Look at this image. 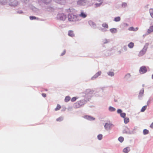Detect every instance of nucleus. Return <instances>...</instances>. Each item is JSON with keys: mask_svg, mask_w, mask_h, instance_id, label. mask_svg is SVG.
<instances>
[{"mask_svg": "<svg viewBox=\"0 0 153 153\" xmlns=\"http://www.w3.org/2000/svg\"><path fill=\"white\" fill-rule=\"evenodd\" d=\"M68 19L69 21L71 22H76L81 20L78 16L73 13L70 14L68 15Z\"/></svg>", "mask_w": 153, "mask_h": 153, "instance_id": "f257e3e1", "label": "nucleus"}, {"mask_svg": "<svg viewBox=\"0 0 153 153\" xmlns=\"http://www.w3.org/2000/svg\"><path fill=\"white\" fill-rule=\"evenodd\" d=\"M85 101L84 100H82L77 101L74 104V107L76 108H79L84 105L85 103Z\"/></svg>", "mask_w": 153, "mask_h": 153, "instance_id": "f03ea898", "label": "nucleus"}, {"mask_svg": "<svg viewBox=\"0 0 153 153\" xmlns=\"http://www.w3.org/2000/svg\"><path fill=\"white\" fill-rule=\"evenodd\" d=\"M58 18L61 20H65L66 19V16L63 13L59 14L57 16Z\"/></svg>", "mask_w": 153, "mask_h": 153, "instance_id": "7ed1b4c3", "label": "nucleus"}, {"mask_svg": "<svg viewBox=\"0 0 153 153\" xmlns=\"http://www.w3.org/2000/svg\"><path fill=\"white\" fill-rule=\"evenodd\" d=\"M87 16V14L85 12H84L83 10H82L81 11L80 13L79 14V16H78L79 17H80L84 19L86 18Z\"/></svg>", "mask_w": 153, "mask_h": 153, "instance_id": "20e7f679", "label": "nucleus"}, {"mask_svg": "<svg viewBox=\"0 0 153 153\" xmlns=\"http://www.w3.org/2000/svg\"><path fill=\"white\" fill-rule=\"evenodd\" d=\"M147 70L146 68L144 66H142L140 68V72L141 74L146 73Z\"/></svg>", "mask_w": 153, "mask_h": 153, "instance_id": "39448f33", "label": "nucleus"}, {"mask_svg": "<svg viewBox=\"0 0 153 153\" xmlns=\"http://www.w3.org/2000/svg\"><path fill=\"white\" fill-rule=\"evenodd\" d=\"M77 3L79 5H85V2L84 0H80L77 1Z\"/></svg>", "mask_w": 153, "mask_h": 153, "instance_id": "423d86ee", "label": "nucleus"}, {"mask_svg": "<svg viewBox=\"0 0 153 153\" xmlns=\"http://www.w3.org/2000/svg\"><path fill=\"white\" fill-rule=\"evenodd\" d=\"M101 74V72L100 71L98 72L95 74L92 77V79H95L97 78Z\"/></svg>", "mask_w": 153, "mask_h": 153, "instance_id": "0eeeda50", "label": "nucleus"}, {"mask_svg": "<svg viewBox=\"0 0 153 153\" xmlns=\"http://www.w3.org/2000/svg\"><path fill=\"white\" fill-rule=\"evenodd\" d=\"M84 118L85 119L89 120H95V118L93 117L88 115L85 116Z\"/></svg>", "mask_w": 153, "mask_h": 153, "instance_id": "6e6552de", "label": "nucleus"}, {"mask_svg": "<svg viewBox=\"0 0 153 153\" xmlns=\"http://www.w3.org/2000/svg\"><path fill=\"white\" fill-rule=\"evenodd\" d=\"M18 2L16 1H12L10 4V5L12 6H15L17 5Z\"/></svg>", "mask_w": 153, "mask_h": 153, "instance_id": "1a4fd4ad", "label": "nucleus"}, {"mask_svg": "<svg viewBox=\"0 0 153 153\" xmlns=\"http://www.w3.org/2000/svg\"><path fill=\"white\" fill-rule=\"evenodd\" d=\"M146 52V51L143 49L140 51L139 54V56H141L145 54Z\"/></svg>", "mask_w": 153, "mask_h": 153, "instance_id": "9d476101", "label": "nucleus"}, {"mask_svg": "<svg viewBox=\"0 0 153 153\" xmlns=\"http://www.w3.org/2000/svg\"><path fill=\"white\" fill-rule=\"evenodd\" d=\"M130 151V149L129 147H127L125 148L123 150V152L126 153Z\"/></svg>", "mask_w": 153, "mask_h": 153, "instance_id": "9b49d317", "label": "nucleus"}, {"mask_svg": "<svg viewBox=\"0 0 153 153\" xmlns=\"http://www.w3.org/2000/svg\"><path fill=\"white\" fill-rule=\"evenodd\" d=\"M68 35L69 36L73 37L74 36L73 31L72 30H69L68 32Z\"/></svg>", "mask_w": 153, "mask_h": 153, "instance_id": "f8f14e48", "label": "nucleus"}, {"mask_svg": "<svg viewBox=\"0 0 153 153\" xmlns=\"http://www.w3.org/2000/svg\"><path fill=\"white\" fill-rule=\"evenodd\" d=\"M111 124L110 123H106L105 125V128L106 129H109Z\"/></svg>", "mask_w": 153, "mask_h": 153, "instance_id": "ddd939ff", "label": "nucleus"}, {"mask_svg": "<svg viewBox=\"0 0 153 153\" xmlns=\"http://www.w3.org/2000/svg\"><path fill=\"white\" fill-rule=\"evenodd\" d=\"M138 29V27H136L135 28H134L133 27H129L128 28V30L130 31H136Z\"/></svg>", "mask_w": 153, "mask_h": 153, "instance_id": "4468645a", "label": "nucleus"}, {"mask_svg": "<svg viewBox=\"0 0 153 153\" xmlns=\"http://www.w3.org/2000/svg\"><path fill=\"white\" fill-rule=\"evenodd\" d=\"M153 31V26H150L148 30V32L149 33L152 32Z\"/></svg>", "mask_w": 153, "mask_h": 153, "instance_id": "2eb2a0df", "label": "nucleus"}, {"mask_svg": "<svg viewBox=\"0 0 153 153\" xmlns=\"http://www.w3.org/2000/svg\"><path fill=\"white\" fill-rule=\"evenodd\" d=\"M128 46L130 48H132L134 46V43L132 42H131L128 44Z\"/></svg>", "mask_w": 153, "mask_h": 153, "instance_id": "dca6fc26", "label": "nucleus"}, {"mask_svg": "<svg viewBox=\"0 0 153 153\" xmlns=\"http://www.w3.org/2000/svg\"><path fill=\"white\" fill-rule=\"evenodd\" d=\"M78 98V97H74L72 98L71 101L72 102H74L76 101V100Z\"/></svg>", "mask_w": 153, "mask_h": 153, "instance_id": "f3484780", "label": "nucleus"}, {"mask_svg": "<svg viewBox=\"0 0 153 153\" xmlns=\"http://www.w3.org/2000/svg\"><path fill=\"white\" fill-rule=\"evenodd\" d=\"M120 18L119 16L115 17L114 19V21L116 22H119L120 21Z\"/></svg>", "mask_w": 153, "mask_h": 153, "instance_id": "a211bd4d", "label": "nucleus"}, {"mask_svg": "<svg viewBox=\"0 0 153 153\" xmlns=\"http://www.w3.org/2000/svg\"><path fill=\"white\" fill-rule=\"evenodd\" d=\"M102 26L105 28H108V25L106 23H103L102 25Z\"/></svg>", "mask_w": 153, "mask_h": 153, "instance_id": "6ab92c4d", "label": "nucleus"}, {"mask_svg": "<svg viewBox=\"0 0 153 153\" xmlns=\"http://www.w3.org/2000/svg\"><path fill=\"white\" fill-rule=\"evenodd\" d=\"M124 122L126 124L128 123L129 121V119L128 118H124Z\"/></svg>", "mask_w": 153, "mask_h": 153, "instance_id": "aec40b11", "label": "nucleus"}, {"mask_svg": "<svg viewBox=\"0 0 153 153\" xmlns=\"http://www.w3.org/2000/svg\"><path fill=\"white\" fill-rule=\"evenodd\" d=\"M110 31L112 33H115L117 32V29L115 28H111L110 29Z\"/></svg>", "mask_w": 153, "mask_h": 153, "instance_id": "412c9836", "label": "nucleus"}, {"mask_svg": "<svg viewBox=\"0 0 153 153\" xmlns=\"http://www.w3.org/2000/svg\"><path fill=\"white\" fill-rule=\"evenodd\" d=\"M70 97L68 96L65 97V102H68L70 100Z\"/></svg>", "mask_w": 153, "mask_h": 153, "instance_id": "4be33fe9", "label": "nucleus"}, {"mask_svg": "<svg viewBox=\"0 0 153 153\" xmlns=\"http://www.w3.org/2000/svg\"><path fill=\"white\" fill-rule=\"evenodd\" d=\"M63 120V118L62 117H59L58 118L56 119V120L57 121L60 122L62 121Z\"/></svg>", "mask_w": 153, "mask_h": 153, "instance_id": "5701e85b", "label": "nucleus"}, {"mask_svg": "<svg viewBox=\"0 0 153 153\" xmlns=\"http://www.w3.org/2000/svg\"><path fill=\"white\" fill-rule=\"evenodd\" d=\"M149 133V131L146 129H144L143 131V133L144 135L148 134Z\"/></svg>", "mask_w": 153, "mask_h": 153, "instance_id": "b1692460", "label": "nucleus"}, {"mask_svg": "<svg viewBox=\"0 0 153 153\" xmlns=\"http://www.w3.org/2000/svg\"><path fill=\"white\" fill-rule=\"evenodd\" d=\"M61 108V106L60 105L58 104L57 105L56 107L55 108V111L58 110H59Z\"/></svg>", "mask_w": 153, "mask_h": 153, "instance_id": "393cba45", "label": "nucleus"}, {"mask_svg": "<svg viewBox=\"0 0 153 153\" xmlns=\"http://www.w3.org/2000/svg\"><path fill=\"white\" fill-rule=\"evenodd\" d=\"M118 140L120 142H122L124 140V138L122 137H120L119 138Z\"/></svg>", "mask_w": 153, "mask_h": 153, "instance_id": "a878e982", "label": "nucleus"}, {"mask_svg": "<svg viewBox=\"0 0 153 153\" xmlns=\"http://www.w3.org/2000/svg\"><path fill=\"white\" fill-rule=\"evenodd\" d=\"M146 108H147V106H146V105H145V106H143L142 108V109H141V112H143V111H144L146 109Z\"/></svg>", "mask_w": 153, "mask_h": 153, "instance_id": "bb28decb", "label": "nucleus"}, {"mask_svg": "<svg viewBox=\"0 0 153 153\" xmlns=\"http://www.w3.org/2000/svg\"><path fill=\"white\" fill-rule=\"evenodd\" d=\"M109 111H114L115 110V109L114 108L111 106L109 107Z\"/></svg>", "mask_w": 153, "mask_h": 153, "instance_id": "cd10ccee", "label": "nucleus"}, {"mask_svg": "<svg viewBox=\"0 0 153 153\" xmlns=\"http://www.w3.org/2000/svg\"><path fill=\"white\" fill-rule=\"evenodd\" d=\"M51 1V0H43V2L46 4L50 3Z\"/></svg>", "mask_w": 153, "mask_h": 153, "instance_id": "c85d7f7f", "label": "nucleus"}, {"mask_svg": "<svg viewBox=\"0 0 153 153\" xmlns=\"http://www.w3.org/2000/svg\"><path fill=\"white\" fill-rule=\"evenodd\" d=\"M98 139L99 140H101L102 138V134H99L97 136Z\"/></svg>", "mask_w": 153, "mask_h": 153, "instance_id": "c756f323", "label": "nucleus"}, {"mask_svg": "<svg viewBox=\"0 0 153 153\" xmlns=\"http://www.w3.org/2000/svg\"><path fill=\"white\" fill-rule=\"evenodd\" d=\"M108 74L109 76H113L114 75V73L113 72H110L109 73H108Z\"/></svg>", "mask_w": 153, "mask_h": 153, "instance_id": "7c9ffc66", "label": "nucleus"}, {"mask_svg": "<svg viewBox=\"0 0 153 153\" xmlns=\"http://www.w3.org/2000/svg\"><path fill=\"white\" fill-rule=\"evenodd\" d=\"M126 114L124 113H121V114H120V116H121L123 117V118H125V117H126Z\"/></svg>", "mask_w": 153, "mask_h": 153, "instance_id": "2f4dec72", "label": "nucleus"}, {"mask_svg": "<svg viewBox=\"0 0 153 153\" xmlns=\"http://www.w3.org/2000/svg\"><path fill=\"white\" fill-rule=\"evenodd\" d=\"M61 1H59L58 2L60 4H64L65 2V0H61Z\"/></svg>", "mask_w": 153, "mask_h": 153, "instance_id": "473e14b6", "label": "nucleus"}, {"mask_svg": "<svg viewBox=\"0 0 153 153\" xmlns=\"http://www.w3.org/2000/svg\"><path fill=\"white\" fill-rule=\"evenodd\" d=\"M30 20H32L34 19H36V18L33 16H30Z\"/></svg>", "mask_w": 153, "mask_h": 153, "instance_id": "72a5a7b5", "label": "nucleus"}, {"mask_svg": "<svg viewBox=\"0 0 153 153\" xmlns=\"http://www.w3.org/2000/svg\"><path fill=\"white\" fill-rule=\"evenodd\" d=\"M5 0H0V4H3L5 2Z\"/></svg>", "mask_w": 153, "mask_h": 153, "instance_id": "f704fd0d", "label": "nucleus"}, {"mask_svg": "<svg viewBox=\"0 0 153 153\" xmlns=\"http://www.w3.org/2000/svg\"><path fill=\"white\" fill-rule=\"evenodd\" d=\"M150 14L153 13V9H150L149 10Z\"/></svg>", "mask_w": 153, "mask_h": 153, "instance_id": "c9c22d12", "label": "nucleus"}, {"mask_svg": "<svg viewBox=\"0 0 153 153\" xmlns=\"http://www.w3.org/2000/svg\"><path fill=\"white\" fill-rule=\"evenodd\" d=\"M122 111L121 109H119L117 110V112L118 113H120V114L122 113Z\"/></svg>", "mask_w": 153, "mask_h": 153, "instance_id": "e433bc0d", "label": "nucleus"}, {"mask_svg": "<svg viewBox=\"0 0 153 153\" xmlns=\"http://www.w3.org/2000/svg\"><path fill=\"white\" fill-rule=\"evenodd\" d=\"M66 53L65 50H64L61 54V56H63Z\"/></svg>", "mask_w": 153, "mask_h": 153, "instance_id": "4c0bfd02", "label": "nucleus"}, {"mask_svg": "<svg viewBox=\"0 0 153 153\" xmlns=\"http://www.w3.org/2000/svg\"><path fill=\"white\" fill-rule=\"evenodd\" d=\"M42 95L44 97H45L46 96V94L45 93H42Z\"/></svg>", "mask_w": 153, "mask_h": 153, "instance_id": "58836bf2", "label": "nucleus"}, {"mask_svg": "<svg viewBox=\"0 0 153 153\" xmlns=\"http://www.w3.org/2000/svg\"><path fill=\"white\" fill-rule=\"evenodd\" d=\"M150 127L151 128H153V122L150 125Z\"/></svg>", "mask_w": 153, "mask_h": 153, "instance_id": "ea45409f", "label": "nucleus"}, {"mask_svg": "<svg viewBox=\"0 0 153 153\" xmlns=\"http://www.w3.org/2000/svg\"><path fill=\"white\" fill-rule=\"evenodd\" d=\"M130 74H127L126 75V77H130Z\"/></svg>", "mask_w": 153, "mask_h": 153, "instance_id": "a19ab883", "label": "nucleus"}, {"mask_svg": "<svg viewBox=\"0 0 153 153\" xmlns=\"http://www.w3.org/2000/svg\"><path fill=\"white\" fill-rule=\"evenodd\" d=\"M150 15H151V16H152V17L153 18V13L151 14Z\"/></svg>", "mask_w": 153, "mask_h": 153, "instance_id": "79ce46f5", "label": "nucleus"}, {"mask_svg": "<svg viewBox=\"0 0 153 153\" xmlns=\"http://www.w3.org/2000/svg\"><path fill=\"white\" fill-rule=\"evenodd\" d=\"M152 78L153 79V74L152 76Z\"/></svg>", "mask_w": 153, "mask_h": 153, "instance_id": "37998d69", "label": "nucleus"}, {"mask_svg": "<svg viewBox=\"0 0 153 153\" xmlns=\"http://www.w3.org/2000/svg\"><path fill=\"white\" fill-rule=\"evenodd\" d=\"M45 91H47V89H45Z\"/></svg>", "mask_w": 153, "mask_h": 153, "instance_id": "c03bdc74", "label": "nucleus"}, {"mask_svg": "<svg viewBox=\"0 0 153 153\" xmlns=\"http://www.w3.org/2000/svg\"><path fill=\"white\" fill-rule=\"evenodd\" d=\"M146 45H148V44H147Z\"/></svg>", "mask_w": 153, "mask_h": 153, "instance_id": "a18cd8bd", "label": "nucleus"}, {"mask_svg": "<svg viewBox=\"0 0 153 153\" xmlns=\"http://www.w3.org/2000/svg\"><path fill=\"white\" fill-rule=\"evenodd\" d=\"M120 53H121V51H119Z\"/></svg>", "mask_w": 153, "mask_h": 153, "instance_id": "49530a36", "label": "nucleus"}]
</instances>
